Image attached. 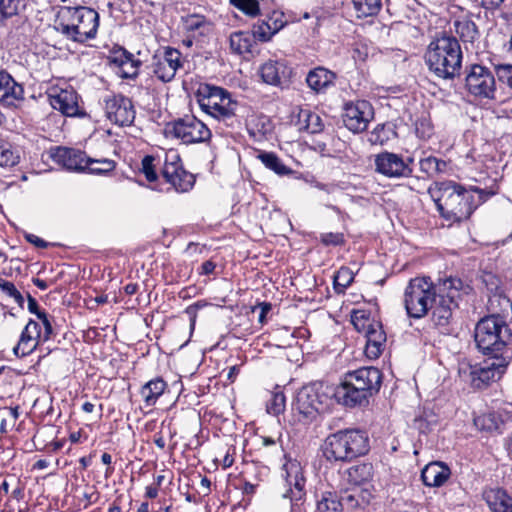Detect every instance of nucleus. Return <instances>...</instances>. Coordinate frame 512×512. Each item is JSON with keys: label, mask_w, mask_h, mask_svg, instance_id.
I'll list each match as a JSON object with an SVG mask.
<instances>
[{"label": "nucleus", "mask_w": 512, "mask_h": 512, "mask_svg": "<svg viewBox=\"0 0 512 512\" xmlns=\"http://www.w3.org/2000/svg\"><path fill=\"white\" fill-rule=\"evenodd\" d=\"M496 193L494 189H466L453 181H445L436 185L432 197L443 218L461 222L468 219L478 205Z\"/></svg>", "instance_id": "obj_1"}, {"label": "nucleus", "mask_w": 512, "mask_h": 512, "mask_svg": "<svg viewBox=\"0 0 512 512\" xmlns=\"http://www.w3.org/2000/svg\"><path fill=\"white\" fill-rule=\"evenodd\" d=\"M99 26V14L88 7H61L53 28L68 40L84 43L95 38Z\"/></svg>", "instance_id": "obj_2"}, {"label": "nucleus", "mask_w": 512, "mask_h": 512, "mask_svg": "<svg viewBox=\"0 0 512 512\" xmlns=\"http://www.w3.org/2000/svg\"><path fill=\"white\" fill-rule=\"evenodd\" d=\"M428 69L437 78L452 80L460 75L462 51L455 37L443 35L433 40L425 53Z\"/></svg>", "instance_id": "obj_3"}, {"label": "nucleus", "mask_w": 512, "mask_h": 512, "mask_svg": "<svg viewBox=\"0 0 512 512\" xmlns=\"http://www.w3.org/2000/svg\"><path fill=\"white\" fill-rule=\"evenodd\" d=\"M512 338V331L500 315H489L475 326L474 339L477 348L485 355H512L507 349Z\"/></svg>", "instance_id": "obj_4"}, {"label": "nucleus", "mask_w": 512, "mask_h": 512, "mask_svg": "<svg viewBox=\"0 0 512 512\" xmlns=\"http://www.w3.org/2000/svg\"><path fill=\"white\" fill-rule=\"evenodd\" d=\"M322 451L330 462L351 461L369 451V438L359 429L340 430L326 437Z\"/></svg>", "instance_id": "obj_5"}, {"label": "nucleus", "mask_w": 512, "mask_h": 512, "mask_svg": "<svg viewBox=\"0 0 512 512\" xmlns=\"http://www.w3.org/2000/svg\"><path fill=\"white\" fill-rule=\"evenodd\" d=\"M468 288L459 278L449 277L438 281V294L430 310L433 324L443 333H448L453 312L458 308L459 300Z\"/></svg>", "instance_id": "obj_6"}, {"label": "nucleus", "mask_w": 512, "mask_h": 512, "mask_svg": "<svg viewBox=\"0 0 512 512\" xmlns=\"http://www.w3.org/2000/svg\"><path fill=\"white\" fill-rule=\"evenodd\" d=\"M197 100L204 112L227 126L233 127L238 123L236 117L238 102L231 98L227 90L217 86L202 85L197 91Z\"/></svg>", "instance_id": "obj_7"}, {"label": "nucleus", "mask_w": 512, "mask_h": 512, "mask_svg": "<svg viewBox=\"0 0 512 512\" xmlns=\"http://www.w3.org/2000/svg\"><path fill=\"white\" fill-rule=\"evenodd\" d=\"M438 294V283L434 284L430 278L416 277L411 279L403 295V303L407 315L414 319H421L427 315L433 301Z\"/></svg>", "instance_id": "obj_8"}, {"label": "nucleus", "mask_w": 512, "mask_h": 512, "mask_svg": "<svg viewBox=\"0 0 512 512\" xmlns=\"http://www.w3.org/2000/svg\"><path fill=\"white\" fill-rule=\"evenodd\" d=\"M165 135L184 144L203 143L211 138L207 125L194 115H185L165 125Z\"/></svg>", "instance_id": "obj_9"}, {"label": "nucleus", "mask_w": 512, "mask_h": 512, "mask_svg": "<svg viewBox=\"0 0 512 512\" xmlns=\"http://www.w3.org/2000/svg\"><path fill=\"white\" fill-rule=\"evenodd\" d=\"M511 359L512 355L491 356L489 360L484 361L481 365L461 364L459 373L462 377L468 374L471 383L479 388L481 384L487 385L490 381L499 380L505 373Z\"/></svg>", "instance_id": "obj_10"}, {"label": "nucleus", "mask_w": 512, "mask_h": 512, "mask_svg": "<svg viewBox=\"0 0 512 512\" xmlns=\"http://www.w3.org/2000/svg\"><path fill=\"white\" fill-rule=\"evenodd\" d=\"M184 62L178 49L167 46L153 55L150 68L159 81L168 83L175 78L177 71L183 68Z\"/></svg>", "instance_id": "obj_11"}, {"label": "nucleus", "mask_w": 512, "mask_h": 512, "mask_svg": "<svg viewBox=\"0 0 512 512\" xmlns=\"http://www.w3.org/2000/svg\"><path fill=\"white\" fill-rule=\"evenodd\" d=\"M375 171L387 178H409L413 174L412 157L403 158V156L392 153L382 152L375 156Z\"/></svg>", "instance_id": "obj_12"}, {"label": "nucleus", "mask_w": 512, "mask_h": 512, "mask_svg": "<svg viewBox=\"0 0 512 512\" xmlns=\"http://www.w3.org/2000/svg\"><path fill=\"white\" fill-rule=\"evenodd\" d=\"M103 109L107 119L118 126H130L135 119V109L130 98L121 95H108L103 99Z\"/></svg>", "instance_id": "obj_13"}, {"label": "nucleus", "mask_w": 512, "mask_h": 512, "mask_svg": "<svg viewBox=\"0 0 512 512\" xmlns=\"http://www.w3.org/2000/svg\"><path fill=\"white\" fill-rule=\"evenodd\" d=\"M468 91L479 98L494 99L496 83L493 73L481 65H473L466 78Z\"/></svg>", "instance_id": "obj_14"}, {"label": "nucleus", "mask_w": 512, "mask_h": 512, "mask_svg": "<svg viewBox=\"0 0 512 512\" xmlns=\"http://www.w3.org/2000/svg\"><path fill=\"white\" fill-rule=\"evenodd\" d=\"M162 176L178 192H187L195 183L194 176L183 169L180 157L174 151L166 153Z\"/></svg>", "instance_id": "obj_15"}, {"label": "nucleus", "mask_w": 512, "mask_h": 512, "mask_svg": "<svg viewBox=\"0 0 512 512\" xmlns=\"http://www.w3.org/2000/svg\"><path fill=\"white\" fill-rule=\"evenodd\" d=\"M343 123L353 133H360L367 129L374 118V109L366 100L346 103L343 112Z\"/></svg>", "instance_id": "obj_16"}, {"label": "nucleus", "mask_w": 512, "mask_h": 512, "mask_svg": "<svg viewBox=\"0 0 512 512\" xmlns=\"http://www.w3.org/2000/svg\"><path fill=\"white\" fill-rule=\"evenodd\" d=\"M324 398L314 386H305L297 393L292 407L304 419L311 420L324 408Z\"/></svg>", "instance_id": "obj_17"}, {"label": "nucleus", "mask_w": 512, "mask_h": 512, "mask_svg": "<svg viewBox=\"0 0 512 512\" xmlns=\"http://www.w3.org/2000/svg\"><path fill=\"white\" fill-rule=\"evenodd\" d=\"M343 378L355 387L361 388L363 392H368L370 397L380 390L382 383V374L375 367H361L348 371Z\"/></svg>", "instance_id": "obj_18"}, {"label": "nucleus", "mask_w": 512, "mask_h": 512, "mask_svg": "<svg viewBox=\"0 0 512 512\" xmlns=\"http://www.w3.org/2000/svg\"><path fill=\"white\" fill-rule=\"evenodd\" d=\"M293 74V69L286 60L269 59L260 67V76L266 84L283 87L288 85Z\"/></svg>", "instance_id": "obj_19"}, {"label": "nucleus", "mask_w": 512, "mask_h": 512, "mask_svg": "<svg viewBox=\"0 0 512 512\" xmlns=\"http://www.w3.org/2000/svg\"><path fill=\"white\" fill-rule=\"evenodd\" d=\"M50 157L66 170L86 171L87 157L83 151L67 147H55L50 150Z\"/></svg>", "instance_id": "obj_20"}, {"label": "nucleus", "mask_w": 512, "mask_h": 512, "mask_svg": "<svg viewBox=\"0 0 512 512\" xmlns=\"http://www.w3.org/2000/svg\"><path fill=\"white\" fill-rule=\"evenodd\" d=\"M334 397L339 404L348 408L367 405L370 398L368 392H363L361 388L355 387L344 378L335 388Z\"/></svg>", "instance_id": "obj_21"}, {"label": "nucleus", "mask_w": 512, "mask_h": 512, "mask_svg": "<svg viewBox=\"0 0 512 512\" xmlns=\"http://www.w3.org/2000/svg\"><path fill=\"white\" fill-rule=\"evenodd\" d=\"M49 101L53 109L60 111L68 117L80 116L78 95L73 90H60L49 94Z\"/></svg>", "instance_id": "obj_22"}, {"label": "nucleus", "mask_w": 512, "mask_h": 512, "mask_svg": "<svg viewBox=\"0 0 512 512\" xmlns=\"http://www.w3.org/2000/svg\"><path fill=\"white\" fill-rule=\"evenodd\" d=\"M39 340H42L40 326L36 321L29 320L13 349L14 354L18 357L29 355L36 349Z\"/></svg>", "instance_id": "obj_23"}, {"label": "nucleus", "mask_w": 512, "mask_h": 512, "mask_svg": "<svg viewBox=\"0 0 512 512\" xmlns=\"http://www.w3.org/2000/svg\"><path fill=\"white\" fill-rule=\"evenodd\" d=\"M366 337L365 355L369 359H377L385 349L386 333L382 324L371 323L369 330L364 332Z\"/></svg>", "instance_id": "obj_24"}, {"label": "nucleus", "mask_w": 512, "mask_h": 512, "mask_svg": "<svg viewBox=\"0 0 512 512\" xmlns=\"http://www.w3.org/2000/svg\"><path fill=\"white\" fill-rule=\"evenodd\" d=\"M24 98V89L5 70H0V102L14 105Z\"/></svg>", "instance_id": "obj_25"}, {"label": "nucleus", "mask_w": 512, "mask_h": 512, "mask_svg": "<svg viewBox=\"0 0 512 512\" xmlns=\"http://www.w3.org/2000/svg\"><path fill=\"white\" fill-rule=\"evenodd\" d=\"M336 74L324 67H316L310 70L306 76L308 87L316 93H325L334 85Z\"/></svg>", "instance_id": "obj_26"}, {"label": "nucleus", "mask_w": 512, "mask_h": 512, "mask_svg": "<svg viewBox=\"0 0 512 512\" xmlns=\"http://www.w3.org/2000/svg\"><path fill=\"white\" fill-rule=\"evenodd\" d=\"M449 467L442 462H431L421 472L423 483L429 487H439L449 478Z\"/></svg>", "instance_id": "obj_27"}, {"label": "nucleus", "mask_w": 512, "mask_h": 512, "mask_svg": "<svg viewBox=\"0 0 512 512\" xmlns=\"http://www.w3.org/2000/svg\"><path fill=\"white\" fill-rule=\"evenodd\" d=\"M285 468L287 472L286 481L291 487L285 496H289L291 501H299L304 495L305 486V479L300 472V466L297 463H290L285 465Z\"/></svg>", "instance_id": "obj_28"}, {"label": "nucleus", "mask_w": 512, "mask_h": 512, "mask_svg": "<svg viewBox=\"0 0 512 512\" xmlns=\"http://www.w3.org/2000/svg\"><path fill=\"white\" fill-rule=\"evenodd\" d=\"M372 494L367 489H351L344 492L340 497L343 509L357 510L365 509L371 502Z\"/></svg>", "instance_id": "obj_29"}, {"label": "nucleus", "mask_w": 512, "mask_h": 512, "mask_svg": "<svg viewBox=\"0 0 512 512\" xmlns=\"http://www.w3.org/2000/svg\"><path fill=\"white\" fill-rule=\"evenodd\" d=\"M454 29L463 43L473 44L479 38V30L471 15H463L455 19Z\"/></svg>", "instance_id": "obj_30"}, {"label": "nucleus", "mask_w": 512, "mask_h": 512, "mask_svg": "<svg viewBox=\"0 0 512 512\" xmlns=\"http://www.w3.org/2000/svg\"><path fill=\"white\" fill-rule=\"evenodd\" d=\"M296 126L300 131L316 134L323 130L324 123L318 113L310 109H300L297 115Z\"/></svg>", "instance_id": "obj_31"}, {"label": "nucleus", "mask_w": 512, "mask_h": 512, "mask_svg": "<svg viewBox=\"0 0 512 512\" xmlns=\"http://www.w3.org/2000/svg\"><path fill=\"white\" fill-rule=\"evenodd\" d=\"M484 499L493 512H512V498L502 489H490Z\"/></svg>", "instance_id": "obj_32"}, {"label": "nucleus", "mask_w": 512, "mask_h": 512, "mask_svg": "<svg viewBox=\"0 0 512 512\" xmlns=\"http://www.w3.org/2000/svg\"><path fill=\"white\" fill-rule=\"evenodd\" d=\"M166 388L167 383L161 377H156L144 384L141 387L140 394L144 400L145 406H154Z\"/></svg>", "instance_id": "obj_33"}, {"label": "nucleus", "mask_w": 512, "mask_h": 512, "mask_svg": "<svg viewBox=\"0 0 512 512\" xmlns=\"http://www.w3.org/2000/svg\"><path fill=\"white\" fill-rule=\"evenodd\" d=\"M373 473L374 470L371 463H358L345 470L344 478L348 483L359 486L370 481Z\"/></svg>", "instance_id": "obj_34"}, {"label": "nucleus", "mask_w": 512, "mask_h": 512, "mask_svg": "<svg viewBox=\"0 0 512 512\" xmlns=\"http://www.w3.org/2000/svg\"><path fill=\"white\" fill-rule=\"evenodd\" d=\"M183 30L187 33L198 32L199 35H207L211 31V22L200 14H189L181 18Z\"/></svg>", "instance_id": "obj_35"}, {"label": "nucleus", "mask_w": 512, "mask_h": 512, "mask_svg": "<svg viewBox=\"0 0 512 512\" xmlns=\"http://www.w3.org/2000/svg\"><path fill=\"white\" fill-rule=\"evenodd\" d=\"M230 48L236 54L251 53L253 47V37L249 32H233L229 38Z\"/></svg>", "instance_id": "obj_36"}, {"label": "nucleus", "mask_w": 512, "mask_h": 512, "mask_svg": "<svg viewBox=\"0 0 512 512\" xmlns=\"http://www.w3.org/2000/svg\"><path fill=\"white\" fill-rule=\"evenodd\" d=\"M343 503L336 492L326 491L317 501V512H342Z\"/></svg>", "instance_id": "obj_37"}, {"label": "nucleus", "mask_w": 512, "mask_h": 512, "mask_svg": "<svg viewBox=\"0 0 512 512\" xmlns=\"http://www.w3.org/2000/svg\"><path fill=\"white\" fill-rule=\"evenodd\" d=\"M258 158L266 168L272 170L277 175L284 176L293 172L292 169L287 167L273 152H262L258 155Z\"/></svg>", "instance_id": "obj_38"}, {"label": "nucleus", "mask_w": 512, "mask_h": 512, "mask_svg": "<svg viewBox=\"0 0 512 512\" xmlns=\"http://www.w3.org/2000/svg\"><path fill=\"white\" fill-rule=\"evenodd\" d=\"M358 18L376 16L382 7L381 0H352Z\"/></svg>", "instance_id": "obj_39"}, {"label": "nucleus", "mask_w": 512, "mask_h": 512, "mask_svg": "<svg viewBox=\"0 0 512 512\" xmlns=\"http://www.w3.org/2000/svg\"><path fill=\"white\" fill-rule=\"evenodd\" d=\"M501 420L496 413L490 412L478 415L474 418V425L480 431L494 432L499 429Z\"/></svg>", "instance_id": "obj_40"}, {"label": "nucleus", "mask_w": 512, "mask_h": 512, "mask_svg": "<svg viewBox=\"0 0 512 512\" xmlns=\"http://www.w3.org/2000/svg\"><path fill=\"white\" fill-rule=\"evenodd\" d=\"M116 163L111 159H92L87 157V168L93 174H106L115 169Z\"/></svg>", "instance_id": "obj_41"}, {"label": "nucleus", "mask_w": 512, "mask_h": 512, "mask_svg": "<svg viewBox=\"0 0 512 512\" xmlns=\"http://www.w3.org/2000/svg\"><path fill=\"white\" fill-rule=\"evenodd\" d=\"M19 162V155L11 145L0 139V167H12Z\"/></svg>", "instance_id": "obj_42"}, {"label": "nucleus", "mask_w": 512, "mask_h": 512, "mask_svg": "<svg viewBox=\"0 0 512 512\" xmlns=\"http://www.w3.org/2000/svg\"><path fill=\"white\" fill-rule=\"evenodd\" d=\"M489 306L493 314L499 315L500 312H505L509 309L512 311V300L502 292H496L490 297Z\"/></svg>", "instance_id": "obj_43"}, {"label": "nucleus", "mask_w": 512, "mask_h": 512, "mask_svg": "<svg viewBox=\"0 0 512 512\" xmlns=\"http://www.w3.org/2000/svg\"><path fill=\"white\" fill-rule=\"evenodd\" d=\"M230 4L249 17L260 15V6L257 0H229Z\"/></svg>", "instance_id": "obj_44"}, {"label": "nucleus", "mask_w": 512, "mask_h": 512, "mask_svg": "<svg viewBox=\"0 0 512 512\" xmlns=\"http://www.w3.org/2000/svg\"><path fill=\"white\" fill-rule=\"evenodd\" d=\"M354 280V273L348 267H341L334 276V286L338 292L346 289Z\"/></svg>", "instance_id": "obj_45"}, {"label": "nucleus", "mask_w": 512, "mask_h": 512, "mask_svg": "<svg viewBox=\"0 0 512 512\" xmlns=\"http://www.w3.org/2000/svg\"><path fill=\"white\" fill-rule=\"evenodd\" d=\"M392 131L384 124H378L373 131L370 132L368 141L372 145H383L390 139Z\"/></svg>", "instance_id": "obj_46"}, {"label": "nucleus", "mask_w": 512, "mask_h": 512, "mask_svg": "<svg viewBox=\"0 0 512 512\" xmlns=\"http://www.w3.org/2000/svg\"><path fill=\"white\" fill-rule=\"evenodd\" d=\"M285 395L282 392L271 394L270 399L267 401L266 410L269 414L279 415L285 409Z\"/></svg>", "instance_id": "obj_47"}, {"label": "nucleus", "mask_w": 512, "mask_h": 512, "mask_svg": "<svg viewBox=\"0 0 512 512\" xmlns=\"http://www.w3.org/2000/svg\"><path fill=\"white\" fill-rule=\"evenodd\" d=\"M21 3L22 0H0V23L16 15Z\"/></svg>", "instance_id": "obj_48"}, {"label": "nucleus", "mask_w": 512, "mask_h": 512, "mask_svg": "<svg viewBox=\"0 0 512 512\" xmlns=\"http://www.w3.org/2000/svg\"><path fill=\"white\" fill-rule=\"evenodd\" d=\"M0 290L8 297L12 298L20 307H23L24 297L12 282L0 278Z\"/></svg>", "instance_id": "obj_49"}, {"label": "nucleus", "mask_w": 512, "mask_h": 512, "mask_svg": "<svg viewBox=\"0 0 512 512\" xmlns=\"http://www.w3.org/2000/svg\"><path fill=\"white\" fill-rule=\"evenodd\" d=\"M351 321L355 329L363 333L369 330L371 323H378L377 321L369 319L365 311H354L351 316Z\"/></svg>", "instance_id": "obj_50"}, {"label": "nucleus", "mask_w": 512, "mask_h": 512, "mask_svg": "<svg viewBox=\"0 0 512 512\" xmlns=\"http://www.w3.org/2000/svg\"><path fill=\"white\" fill-rule=\"evenodd\" d=\"M259 440L263 447L271 448L272 457L281 459V457L284 456V450L279 438L276 439L270 436H261Z\"/></svg>", "instance_id": "obj_51"}, {"label": "nucleus", "mask_w": 512, "mask_h": 512, "mask_svg": "<svg viewBox=\"0 0 512 512\" xmlns=\"http://www.w3.org/2000/svg\"><path fill=\"white\" fill-rule=\"evenodd\" d=\"M155 158L151 155H146L141 161V172L149 182L157 180V173L154 166Z\"/></svg>", "instance_id": "obj_52"}, {"label": "nucleus", "mask_w": 512, "mask_h": 512, "mask_svg": "<svg viewBox=\"0 0 512 512\" xmlns=\"http://www.w3.org/2000/svg\"><path fill=\"white\" fill-rule=\"evenodd\" d=\"M141 61L139 59H133L130 62H125L124 65L119 67V74L122 78H135L138 75Z\"/></svg>", "instance_id": "obj_53"}, {"label": "nucleus", "mask_w": 512, "mask_h": 512, "mask_svg": "<svg viewBox=\"0 0 512 512\" xmlns=\"http://www.w3.org/2000/svg\"><path fill=\"white\" fill-rule=\"evenodd\" d=\"M496 75L498 80L506 84L512 89V65L511 64H500L495 66Z\"/></svg>", "instance_id": "obj_54"}, {"label": "nucleus", "mask_w": 512, "mask_h": 512, "mask_svg": "<svg viewBox=\"0 0 512 512\" xmlns=\"http://www.w3.org/2000/svg\"><path fill=\"white\" fill-rule=\"evenodd\" d=\"M268 27H269V25L267 24V21H265V20H263L260 23H258L257 25H255L253 27V33L251 34V36L253 37V40H255V38H257L262 42L269 41L273 35L271 32V29H267Z\"/></svg>", "instance_id": "obj_55"}, {"label": "nucleus", "mask_w": 512, "mask_h": 512, "mask_svg": "<svg viewBox=\"0 0 512 512\" xmlns=\"http://www.w3.org/2000/svg\"><path fill=\"white\" fill-rule=\"evenodd\" d=\"M320 241L325 246H338L344 243V235L342 233H322L320 236Z\"/></svg>", "instance_id": "obj_56"}, {"label": "nucleus", "mask_w": 512, "mask_h": 512, "mask_svg": "<svg viewBox=\"0 0 512 512\" xmlns=\"http://www.w3.org/2000/svg\"><path fill=\"white\" fill-rule=\"evenodd\" d=\"M38 319L42 323L44 330L41 331L42 341H47L53 334V327L49 315L45 312L44 314H38Z\"/></svg>", "instance_id": "obj_57"}, {"label": "nucleus", "mask_w": 512, "mask_h": 512, "mask_svg": "<svg viewBox=\"0 0 512 512\" xmlns=\"http://www.w3.org/2000/svg\"><path fill=\"white\" fill-rule=\"evenodd\" d=\"M415 131L420 138H429L432 135L430 122L425 119L417 120L415 123Z\"/></svg>", "instance_id": "obj_58"}, {"label": "nucleus", "mask_w": 512, "mask_h": 512, "mask_svg": "<svg viewBox=\"0 0 512 512\" xmlns=\"http://www.w3.org/2000/svg\"><path fill=\"white\" fill-rule=\"evenodd\" d=\"M282 17L283 15L281 13L273 12L272 16L267 20V24L269 25L267 29H271L272 35L276 34L284 27L285 22Z\"/></svg>", "instance_id": "obj_59"}, {"label": "nucleus", "mask_w": 512, "mask_h": 512, "mask_svg": "<svg viewBox=\"0 0 512 512\" xmlns=\"http://www.w3.org/2000/svg\"><path fill=\"white\" fill-rule=\"evenodd\" d=\"M133 59H135V57L132 53L121 48L119 51L115 53L112 62L116 64L118 67H121L122 65H124L125 62H130Z\"/></svg>", "instance_id": "obj_60"}, {"label": "nucleus", "mask_w": 512, "mask_h": 512, "mask_svg": "<svg viewBox=\"0 0 512 512\" xmlns=\"http://www.w3.org/2000/svg\"><path fill=\"white\" fill-rule=\"evenodd\" d=\"M368 56L367 46L362 43H356L352 49V57L355 61H364Z\"/></svg>", "instance_id": "obj_61"}, {"label": "nucleus", "mask_w": 512, "mask_h": 512, "mask_svg": "<svg viewBox=\"0 0 512 512\" xmlns=\"http://www.w3.org/2000/svg\"><path fill=\"white\" fill-rule=\"evenodd\" d=\"M435 157L429 156L427 158L420 160V169L422 172L426 173L429 176L435 175Z\"/></svg>", "instance_id": "obj_62"}, {"label": "nucleus", "mask_w": 512, "mask_h": 512, "mask_svg": "<svg viewBox=\"0 0 512 512\" xmlns=\"http://www.w3.org/2000/svg\"><path fill=\"white\" fill-rule=\"evenodd\" d=\"M485 9L494 10L500 7L504 0H475Z\"/></svg>", "instance_id": "obj_63"}, {"label": "nucleus", "mask_w": 512, "mask_h": 512, "mask_svg": "<svg viewBox=\"0 0 512 512\" xmlns=\"http://www.w3.org/2000/svg\"><path fill=\"white\" fill-rule=\"evenodd\" d=\"M26 240L31 243V244H34L36 247H39V248H46L47 247V242L45 240H43L42 238L38 237L37 235H34V234H27L26 235Z\"/></svg>", "instance_id": "obj_64"}]
</instances>
